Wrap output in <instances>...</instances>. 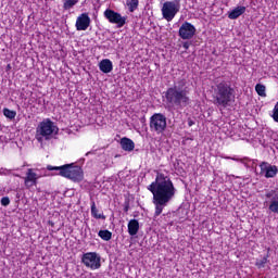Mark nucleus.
<instances>
[{"label": "nucleus", "instance_id": "f257e3e1", "mask_svg": "<svg viewBox=\"0 0 278 278\" xmlns=\"http://www.w3.org/2000/svg\"><path fill=\"white\" fill-rule=\"evenodd\" d=\"M148 190L153 194L152 203L155 205V217L162 214L168 202L175 199L177 192L173 180L161 173H157L155 181L148 186Z\"/></svg>", "mask_w": 278, "mask_h": 278}, {"label": "nucleus", "instance_id": "f03ea898", "mask_svg": "<svg viewBox=\"0 0 278 278\" xmlns=\"http://www.w3.org/2000/svg\"><path fill=\"white\" fill-rule=\"evenodd\" d=\"M163 97L169 108H188L190 104V88L186 78H180L174 83V86L167 88Z\"/></svg>", "mask_w": 278, "mask_h": 278}, {"label": "nucleus", "instance_id": "7ed1b4c3", "mask_svg": "<svg viewBox=\"0 0 278 278\" xmlns=\"http://www.w3.org/2000/svg\"><path fill=\"white\" fill-rule=\"evenodd\" d=\"M213 103L217 108H229L236 101V89L229 81H220L214 88Z\"/></svg>", "mask_w": 278, "mask_h": 278}, {"label": "nucleus", "instance_id": "20e7f679", "mask_svg": "<svg viewBox=\"0 0 278 278\" xmlns=\"http://www.w3.org/2000/svg\"><path fill=\"white\" fill-rule=\"evenodd\" d=\"M48 170H59L61 177L71 179L72 181H81L84 179V170L75 164H65L62 166H48Z\"/></svg>", "mask_w": 278, "mask_h": 278}, {"label": "nucleus", "instance_id": "39448f33", "mask_svg": "<svg viewBox=\"0 0 278 278\" xmlns=\"http://www.w3.org/2000/svg\"><path fill=\"white\" fill-rule=\"evenodd\" d=\"M60 128L55 123L49 118L43 119L36 128V140L43 142V140H51L53 136H58Z\"/></svg>", "mask_w": 278, "mask_h": 278}, {"label": "nucleus", "instance_id": "423d86ee", "mask_svg": "<svg viewBox=\"0 0 278 278\" xmlns=\"http://www.w3.org/2000/svg\"><path fill=\"white\" fill-rule=\"evenodd\" d=\"M166 115L162 113H154L150 117V129L155 134H164L166 131Z\"/></svg>", "mask_w": 278, "mask_h": 278}, {"label": "nucleus", "instance_id": "0eeeda50", "mask_svg": "<svg viewBox=\"0 0 278 278\" xmlns=\"http://www.w3.org/2000/svg\"><path fill=\"white\" fill-rule=\"evenodd\" d=\"M177 12H179V1L174 0V1H166L163 4L162 8V15L165 21L170 23L175 16H177Z\"/></svg>", "mask_w": 278, "mask_h": 278}, {"label": "nucleus", "instance_id": "6e6552de", "mask_svg": "<svg viewBox=\"0 0 278 278\" xmlns=\"http://www.w3.org/2000/svg\"><path fill=\"white\" fill-rule=\"evenodd\" d=\"M81 262L87 268H91V270L101 268V255L97 252H87L83 254Z\"/></svg>", "mask_w": 278, "mask_h": 278}, {"label": "nucleus", "instance_id": "1a4fd4ad", "mask_svg": "<svg viewBox=\"0 0 278 278\" xmlns=\"http://www.w3.org/2000/svg\"><path fill=\"white\" fill-rule=\"evenodd\" d=\"M104 16L109 20V23L117 25V27H123L127 23V17L122 16L121 13L115 12L112 9H106L104 11Z\"/></svg>", "mask_w": 278, "mask_h": 278}, {"label": "nucleus", "instance_id": "9d476101", "mask_svg": "<svg viewBox=\"0 0 278 278\" xmlns=\"http://www.w3.org/2000/svg\"><path fill=\"white\" fill-rule=\"evenodd\" d=\"M195 34H197V28L194 27V25L190 24L189 22L182 23V25L178 30V36H180L182 40H192Z\"/></svg>", "mask_w": 278, "mask_h": 278}, {"label": "nucleus", "instance_id": "9b49d317", "mask_svg": "<svg viewBox=\"0 0 278 278\" xmlns=\"http://www.w3.org/2000/svg\"><path fill=\"white\" fill-rule=\"evenodd\" d=\"M90 27V16L88 13L80 14L76 20L77 31H86Z\"/></svg>", "mask_w": 278, "mask_h": 278}, {"label": "nucleus", "instance_id": "f8f14e48", "mask_svg": "<svg viewBox=\"0 0 278 278\" xmlns=\"http://www.w3.org/2000/svg\"><path fill=\"white\" fill-rule=\"evenodd\" d=\"M38 179H40V175L34 173V169L28 168L25 177V186L31 188V186L38 184Z\"/></svg>", "mask_w": 278, "mask_h": 278}, {"label": "nucleus", "instance_id": "ddd939ff", "mask_svg": "<svg viewBox=\"0 0 278 278\" xmlns=\"http://www.w3.org/2000/svg\"><path fill=\"white\" fill-rule=\"evenodd\" d=\"M99 68L102 73H112L114 70V65L112 64V61L110 59H103L99 62Z\"/></svg>", "mask_w": 278, "mask_h": 278}, {"label": "nucleus", "instance_id": "4468645a", "mask_svg": "<svg viewBox=\"0 0 278 278\" xmlns=\"http://www.w3.org/2000/svg\"><path fill=\"white\" fill-rule=\"evenodd\" d=\"M119 144L123 151L131 152L134 149H136V143H134V140L127 137L122 138Z\"/></svg>", "mask_w": 278, "mask_h": 278}, {"label": "nucleus", "instance_id": "2eb2a0df", "mask_svg": "<svg viewBox=\"0 0 278 278\" xmlns=\"http://www.w3.org/2000/svg\"><path fill=\"white\" fill-rule=\"evenodd\" d=\"M244 12H247V7H237L228 12V18H230V21H236V18H240Z\"/></svg>", "mask_w": 278, "mask_h": 278}, {"label": "nucleus", "instance_id": "dca6fc26", "mask_svg": "<svg viewBox=\"0 0 278 278\" xmlns=\"http://www.w3.org/2000/svg\"><path fill=\"white\" fill-rule=\"evenodd\" d=\"M138 231H140V223L138 222V219H130L128 222L129 236H137Z\"/></svg>", "mask_w": 278, "mask_h": 278}, {"label": "nucleus", "instance_id": "f3484780", "mask_svg": "<svg viewBox=\"0 0 278 278\" xmlns=\"http://www.w3.org/2000/svg\"><path fill=\"white\" fill-rule=\"evenodd\" d=\"M91 216L97 219L105 220V215H103V213L99 214V208H97L94 201L91 202Z\"/></svg>", "mask_w": 278, "mask_h": 278}, {"label": "nucleus", "instance_id": "a211bd4d", "mask_svg": "<svg viewBox=\"0 0 278 278\" xmlns=\"http://www.w3.org/2000/svg\"><path fill=\"white\" fill-rule=\"evenodd\" d=\"M126 5L128 7L129 12H136L138 10V5H140L139 0H127Z\"/></svg>", "mask_w": 278, "mask_h": 278}, {"label": "nucleus", "instance_id": "6ab92c4d", "mask_svg": "<svg viewBox=\"0 0 278 278\" xmlns=\"http://www.w3.org/2000/svg\"><path fill=\"white\" fill-rule=\"evenodd\" d=\"M98 236L105 242H110V240H112V232L110 230H100Z\"/></svg>", "mask_w": 278, "mask_h": 278}, {"label": "nucleus", "instance_id": "aec40b11", "mask_svg": "<svg viewBox=\"0 0 278 278\" xmlns=\"http://www.w3.org/2000/svg\"><path fill=\"white\" fill-rule=\"evenodd\" d=\"M79 3V0H63V10H72Z\"/></svg>", "mask_w": 278, "mask_h": 278}, {"label": "nucleus", "instance_id": "412c9836", "mask_svg": "<svg viewBox=\"0 0 278 278\" xmlns=\"http://www.w3.org/2000/svg\"><path fill=\"white\" fill-rule=\"evenodd\" d=\"M278 168L276 165L268 166L266 179H271L273 177H277Z\"/></svg>", "mask_w": 278, "mask_h": 278}, {"label": "nucleus", "instance_id": "4be33fe9", "mask_svg": "<svg viewBox=\"0 0 278 278\" xmlns=\"http://www.w3.org/2000/svg\"><path fill=\"white\" fill-rule=\"evenodd\" d=\"M268 166H270V164L268 162H262L260 164V168H261L260 175H264L265 178L268 175Z\"/></svg>", "mask_w": 278, "mask_h": 278}, {"label": "nucleus", "instance_id": "5701e85b", "mask_svg": "<svg viewBox=\"0 0 278 278\" xmlns=\"http://www.w3.org/2000/svg\"><path fill=\"white\" fill-rule=\"evenodd\" d=\"M255 90H256L258 97H266V86H264L262 84H257L255 86Z\"/></svg>", "mask_w": 278, "mask_h": 278}, {"label": "nucleus", "instance_id": "b1692460", "mask_svg": "<svg viewBox=\"0 0 278 278\" xmlns=\"http://www.w3.org/2000/svg\"><path fill=\"white\" fill-rule=\"evenodd\" d=\"M3 114L7 118H10V121L16 118V111H12L10 109H3Z\"/></svg>", "mask_w": 278, "mask_h": 278}, {"label": "nucleus", "instance_id": "393cba45", "mask_svg": "<svg viewBox=\"0 0 278 278\" xmlns=\"http://www.w3.org/2000/svg\"><path fill=\"white\" fill-rule=\"evenodd\" d=\"M224 160H232L233 162H240L241 164H247L248 162H251V159L249 157H243V159H237V157H231V156H223Z\"/></svg>", "mask_w": 278, "mask_h": 278}, {"label": "nucleus", "instance_id": "a878e982", "mask_svg": "<svg viewBox=\"0 0 278 278\" xmlns=\"http://www.w3.org/2000/svg\"><path fill=\"white\" fill-rule=\"evenodd\" d=\"M266 199H271V201H278V193L275 190H270L265 194Z\"/></svg>", "mask_w": 278, "mask_h": 278}, {"label": "nucleus", "instance_id": "bb28decb", "mask_svg": "<svg viewBox=\"0 0 278 278\" xmlns=\"http://www.w3.org/2000/svg\"><path fill=\"white\" fill-rule=\"evenodd\" d=\"M268 253L258 262H256V266H258V268H264V266H266V264L268 263Z\"/></svg>", "mask_w": 278, "mask_h": 278}, {"label": "nucleus", "instance_id": "cd10ccee", "mask_svg": "<svg viewBox=\"0 0 278 278\" xmlns=\"http://www.w3.org/2000/svg\"><path fill=\"white\" fill-rule=\"evenodd\" d=\"M269 210L274 214H278V201H271L269 204Z\"/></svg>", "mask_w": 278, "mask_h": 278}, {"label": "nucleus", "instance_id": "c85d7f7f", "mask_svg": "<svg viewBox=\"0 0 278 278\" xmlns=\"http://www.w3.org/2000/svg\"><path fill=\"white\" fill-rule=\"evenodd\" d=\"M271 118L275 121V123H278V102L274 106Z\"/></svg>", "mask_w": 278, "mask_h": 278}, {"label": "nucleus", "instance_id": "c756f323", "mask_svg": "<svg viewBox=\"0 0 278 278\" xmlns=\"http://www.w3.org/2000/svg\"><path fill=\"white\" fill-rule=\"evenodd\" d=\"M1 205H3V207H8V205H10V198L3 197L1 199Z\"/></svg>", "mask_w": 278, "mask_h": 278}, {"label": "nucleus", "instance_id": "7c9ffc66", "mask_svg": "<svg viewBox=\"0 0 278 278\" xmlns=\"http://www.w3.org/2000/svg\"><path fill=\"white\" fill-rule=\"evenodd\" d=\"M12 174V170H10V169H4V168H0V175H5V176H8V175H11Z\"/></svg>", "mask_w": 278, "mask_h": 278}, {"label": "nucleus", "instance_id": "2f4dec72", "mask_svg": "<svg viewBox=\"0 0 278 278\" xmlns=\"http://www.w3.org/2000/svg\"><path fill=\"white\" fill-rule=\"evenodd\" d=\"M182 47H184V49H186V50L190 49V42H189V41H185V42L182 43Z\"/></svg>", "mask_w": 278, "mask_h": 278}, {"label": "nucleus", "instance_id": "473e14b6", "mask_svg": "<svg viewBox=\"0 0 278 278\" xmlns=\"http://www.w3.org/2000/svg\"><path fill=\"white\" fill-rule=\"evenodd\" d=\"M192 125H194V121H192L191 118L188 119V126L192 127Z\"/></svg>", "mask_w": 278, "mask_h": 278}, {"label": "nucleus", "instance_id": "72a5a7b5", "mask_svg": "<svg viewBox=\"0 0 278 278\" xmlns=\"http://www.w3.org/2000/svg\"><path fill=\"white\" fill-rule=\"evenodd\" d=\"M124 212H129V203H126V205L124 206Z\"/></svg>", "mask_w": 278, "mask_h": 278}, {"label": "nucleus", "instance_id": "f704fd0d", "mask_svg": "<svg viewBox=\"0 0 278 278\" xmlns=\"http://www.w3.org/2000/svg\"><path fill=\"white\" fill-rule=\"evenodd\" d=\"M7 68H12V66H10V64L7 66Z\"/></svg>", "mask_w": 278, "mask_h": 278}, {"label": "nucleus", "instance_id": "c9c22d12", "mask_svg": "<svg viewBox=\"0 0 278 278\" xmlns=\"http://www.w3.org/2000/svg\"><path fill=\"white\" fill-rule=\"evenodd\" d=\"M49 224H50L51 226H53V223H52V222H49Z\"/></svg>", "mask_w": 278, "mask_h": 278}, {"label": "nucleus", "instance_id": "e433bc0d", "mask_svg": "<svg viewBox=\"0 0 278 278\" xmlns=\"http://www.w3.org/2000/svg\"><path fill=\"white\" fill-rule=\"evenodd\" d=\"M90 152H88L86 155H88Z\"/></svg>", "mask_w": 278, "mask_h": 278}]
</instances>
